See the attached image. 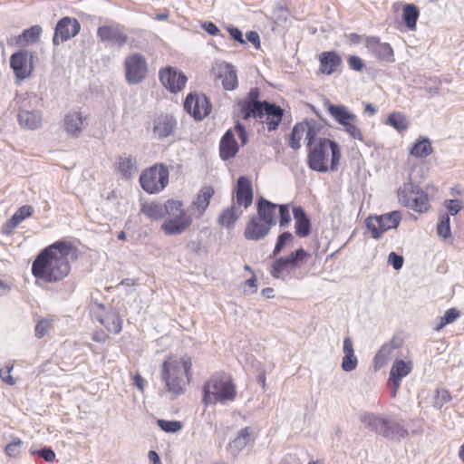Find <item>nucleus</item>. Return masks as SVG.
Listing matches in <instances>:
<instances>
[{"mask_svg":"<svg viewBox=\"0 0 464 464\" xmlns=\"http://www.w3.org/2000/svg\"><path fill=\"white\" fill-rule=\"evenodd\" d=\"M343 353L342 368L345 372H351L357 367L358 360L354 354L353 343L350 337L343 340Z\"/></svg>","mask_w":464,"mask_h":464,"instance_id":"30","label":"nucleus"},{"mask_svg":"<svg viewBox=\"0 0 464 464\" xmlns=\"http://www.w3.org/2000/svg\"><path fill=\"white\" fill-rule=\"evenodd\" d=\"M92 339L96 343H105L109 339V334L105 333L102 330H96L92 334Z\"/></svg>","mask_w":464,"mask_h":464,"instance_id":"62","label":"nucleus"},{"mask_svg":"<svg viewBox=\"0 0 464 464\" xmlns=\"http://www.w3.org/2000/svg\"><path fill=\"white\" fill-rule=\"evenodd\" d=\"M246 38L248 42H250L256 49L260 48V37L259 34L256 31H249L246 34Z\"/></svg>","mask_w":464,"mask_h":464,"instance_id":"61","label":"nucleus"},{"mask_svg":"<svg viewBox=\"0 0 464 464\" xmlns=\"http://www.w3.org/2000/svg\"><path fill=\"white\" fill-rule=\"evenodd\" d=\"M95 318L109 334H118L122 330L123 321L119 313L112 308H107L104 304L99 305Z\"/></svg>","mask_w":464,"mask_h":464,"instance_id":"14","label":"nucleus"},{"mask_svg":"<svg viewBox=\"0 0 464 464\" xmlns=\"http://www.w3.org/2000/svg\"><path fill=\"white\" fill-rule=\"evenodd\" d=\"M320 72L331 75L342 63L341 56L334 51L323 52L319 55Z\"/></svg>","mask_w":464,"mask_h":464,"instance_id":"25","label":"nucleus"},{"mask_svg":"<svg viewBox=\"0 0 464 464\" xmlns=\"http://www.w3.org/2000/svg\"><path fill=\"white\" fill-rule=\"evenodd\" d=\"M201 28L205 30L210 35H219L220 30L218 27L210 21H206L201 23Z\"/></svg>","mask_w":464,"mask_h":464,"instance_id":"60","label":"nucleus"},{"mask_svg":"<svg viewBox=\"0 0 464 464\" xmlns=\"http://www.w3.org/2000/svg\"><path fill=\"white\" fill-rule=\"evenodd\" d=\"M169 171L164 164H155L140 176V184L146 192L156 194L163 190L169 183Z\"/></svg>","mask_w":464,"mask_h":464,"instance_id":"7","label":"nucleus"},{"mask_svg":"<svg viewBox=\"0 0 464 464\" xmlns=\"http://www.w3.org/2000/svg\"><path fill=\"white\" fill-rule=\"evenodd\" d=\"M433 151L430 140L427 137L420 136L412 143L409 152L415 158H426Z\"/></svg>","mask_w":464,"mask_h":464,"instance_id":"31","label":"nucleus"},{"mask_svg":"<svg viewBox=\"0 0 464 464\" xmlns=\"http://www.w3.org/2000/svg\"><path fill=\"white\" fill-rule=\"evenodd\" d=\"M252 436V430L250 427L243 428L239 432L236 439V441L242 440V445L245 446L248 443L250 438Z\"/></svg>","mask_w":464,"mask_h":464,"instance_id":"58","label":"nucleus"},{"mask_svg":"<svg viewBox=\"0 0 464 464\" xmlns=\"http://www.w3.org/2000/svg\"><path fill=\"white\" fill-rule=\"evenodd\" d=\"M294 240V237L290 232H285L281 234L276 241V246L273 250V256H276L285 245L292 243Z\"/></svg>","mask_w":464,"mask_h":464,"instance_id":"48","label":"nucleus"},{"mask_svg":"<svg viewBox=\"0 0 464 464\" xmlns=\"http://www.w3.org/2000/svg\"><path fill=\"white\" fill-rule=\"evenodd\" d=\"M420 16L419 8L414 4H406L402 8V20L410 30L416 28V24Z\"/></svg>","mask_w":464,"mask_h":464,"instance_id":"35","label":"nucleus"},{"mask_svg":"<svg viewBox=\"0 0 464 464\" xmlns=\"http://www.w3.org/2000/svg\"><path fill=\"white\" fill-rule=\"evenodd\" d=\"M404 259L402 256L397 255L395 252H391L388 256V263L392 266L395 270L402 267Z\"/></svg>","mask_w":464,"mask_h":464,"instance_id":"55","label":"nucleus"},{"mask_svg":"<svg viewBox=\"0 0 464 464\" xmlns=\"http://www.w3.org/2000/svg\"><path fill=\"white\" fill-rule=\"evenodd\" d=\"M23 441L20 438H14L5 448V452L10 458L17 459L22 453Z\"/></svg>","mask_w":464,"mask_h":464,"instance_id":"47","label":"nucleus"},{"mask_svg":"<svg viewBox=\"0 0 464 464\" xmlns=\"http://www.w3.org/2000/svg\"><path fill=\"white\" fill-rule=\"evenodd\" d=\"M377 218L382 223L384 231L397 227L401 221V215L397 211H393L385 215L377 216Z\"/></svg>","mask_w":464,"mask_h":464,"instance_id":"40","label":"nucleus"},{"mask_svg":"<svg viewBox=\"0 0 464 464\" xmlns=\"http://www.w3.org/2000/svg\"><path fill=\"white\" fill-rule=\"evenodd\" d=\"M159 77L162 85L173 93L181 91L188 81L187 76L182 72L170 66L160 70Z\"/></svg>","mask_w":464,"mask_h":464,"instance_id":"16","label":"nucleus"},{"mask_svg":"<svg viewBox=\"0 0 464 464\" xmlns=\"http://www.w3.org/2000/svg\"><path fill=\"white\" fill-rule=\"evenodd\" d=\"M268 101H262V103H253L243 101H238L237 105L240 109L241 117L243 120L246 121L250 118L255 119H263V110L265 108V104Z\"/></svg>","mask_w":464,"mask_h":464,"instance_id":"29","label":"nucleus"},{"mask_svg":"<svg viewBox=\"0 0 464 464\" xmlns=\"http://www.w3.org/2000/svg\"><path fill=\"white\" fill-rule=\"evenodd\" d=\"M299 124L304 125L303 134L305 133V144L306 147L309 148L314 145L317 142V135L319 133V129L316 127L315 123H311L307 121L299 122Z\"/></svg>","mask_w":464,"mask_h":464,"instance_id":"39","label":"nucleus"},{"mask_svg":"<svg viewBox=\"0 0 464 464\" xmlns=\"http://www.w3.org/2000/svg\"><path fill=\"white\" fill-rule=\"evenodd\" d=\"M295 220V234L300 237H305L311 233V221L309 217L301 207L293 209Z\"/></svg>","mask_w":464,"mask_h":464,"instance_id":"28","label":"nucleus"},{"mask_svg":"<svg viewBox=\"0 0 464 464\" xmlns=\"http://www.w3.org/2000/svg\"><path fill=\"white\" fill-rule=\"evenodd\" d=\"M460 316V312L455 308H450L448 309L444 315L440 317L439 324L436 325L435 330L440 331L443 329L447 324L453 323Z\"/></svg>","mask_w":464,"mask_h":464,"instance_id":"43","label":"nucleus"},{"mask_svg":"<svg viewBox=\"0 0 464 464\" xmlns=\"http://www.w3.org/2000/svg\"><path fill=\"white\" fill-rule=\"evenodd\" d=\"M236 131L241 142V146H245L248 142V133L245 125L238 120L235 121L233 132Z\"/></svg>","mask_w":464,"mask_h":464,"instance_id":"51","label":"nucleus"},{"mask_svg":"<svg viewBox=\"0 0 464 464\" xmlns=\"http://www.w3.org/2000/svg\"><path fill=\"white\" fill-rule=\"evenodd\" d=\"M178 127V121L171 113L155 114L147 121L146 129L151 133L153 139L164 140L174 136Z\"/></svg>","mask_w":464,"mask_h":464,"instance_id":"8","label":"nucleus"},{"mask_svg":"<svg viewBox=\"0 0 464 464\" xmlns=\"http://www.w3.org/2000/svg\"><path fill=\"white\" fill-rule=\"evenodd\" d=\"M366 47L379 60L388 63H392L394 61L392 47L387 43H381L379 37H368L366 40Z\"/></svg>","mask_w":464,"mask_h":464,"instance_id":"19","label":"nucleus"},{"mask_svg":"<svg viewBox=\"0 0 464 464\" xmlns=\"http://www.w3.org/2000/svg\"><path fill=\"white\" fill-rule=\"evenodd\" d=\"M259 97L260 90L257 87H254L249 90L247 95L241 101L253 103H262V101H259Z\"/></svg>","mask_w":464,"mask_h":464,"instance_id":"57","label":"nucleus"},{"mask_svg":"<svg viewBox=\"0 0 464 464\" xmlns=\"http://www.w3.org/2000/svg\"><path fill=\"white\" fill-rule=\"evenodd\" d=\"M81 30V24L76 18L64 16L61 18L54 28L53 44L57 46L61 43L67 42L76 36Z\"/></svg>","mask_w":464,"mask_h":464,"instance_id":"12","label":"nucleus"},{"mask_svg":"<svg viewBox=\"0 0 464 464\" xmlns=\"http://www.w3.org/2000/svg\"><path fill=\"white\" fill-rule=\"evenodd\" d=\"M291 269L285 259L284 257H280L272 264L270 274L275 278H280L285 273H289Z\"/></svg>","mask_w":464,"mask_h":464,"instance_id":"45","label":"nucleus"},{"mask_svg":"<svg viewBox=\"0 0 464 464\" xmlns=\"http://www.w3.org/2000/svg\"><path fill=\"white\" fill-rule=\"evenodd\" d=\"M257 216L253 217L244 231L248 240H259L265 237L272 226L276 224V217H279V225L285 227L291 221L289 205H257Z\"/></svg>","mask_w":464,"mask_h":464,"instance_id":"2","label":"nucleus"},{"mask_svg":"<svg viewBox=\"0 0 464 464\" xmlns=\"http://www.w3.org/2000/svg\"><path fill=\"white\" fill-rule=\"evenodd\" d=\"M34 56L35 53L27 49H20L10 56V67L17 80L23 81L31 75Z\"/></svg>","mask_w":464,"mask_h":464,"instance_id":"10","label":"nucleus"},{"mask_svg":"<svg viewBox=\"0 0 464 464\" xmlns=\"http://www.w3.org/2000/svg\"><path fill=\"white\" fill-rule=\"evenodd\" d=\"M324 107L339 125H344L346 121H356V115L343 104H334L326 99L324 102Z\"/></svg>","mask_w":464,"mask_h":464,"instance_id":"22","label":"nucleus"},{"mask_svg":"<svg viewBox=\"0 0 464 464\" xmlns=\"http://www.w3.org/2000/svg\"><path fill=\"white\" fill-rule=\"evenodd\" d=\"M386 123L394 128L399 132L406 130L410 125L406 115L400 111H393L390 113Z\"/></svg>","mask_w":464,"mask_h":464,"instance_id":"36","label":"nucleus"},{"mask_svg":"<svg viewBox=\"0 0 464 464\" xmlns=\"http://www.w3.org/2000/svg\"><path fill=\"white\" fill-rule=\"evenodd\" d=\"M182 205H143L141 211L151 219L163 218L161 229L168 236L183 233L192 223V217Z\"/></svg>","mask_w":464,"mask_h":464,"instance_id":"4","label":"nucleus"},{"mask_svg":"<svg viewBox=\"0 0 464 464\" xmlns=\"http://www.w3.org/2000/svg\"><path fill=\"white\" fill-rule=\"evenodd\" d=\"M241 205H231L227 208L219 216L218 222L222 227L227 228L232 227L238 219L243 210L240 209Z\"/></svg>","mask_w":464,"mask_h":464,"instance_id":"33","label":"nucleus"},{"mask_svg":"<svg viewBox=\"0 0 464 464\" xmlns=\"http://www.w3.org/2000/svg\"><path fill=\"white\" fill-rule=\"evenodd\" d=\"M264 104L263 118L266 117V120L263 123L266 124L269 132L275 131L282 121L285 111L275 102H267Z\"/></svg>","mask_w":464,"mask_h":464,"instance_id":"20","label":"nucleus"},{"mask_svg":"<svg viewBox=\"0 0 464 464\" xmlns=\"http://www.w3.org/2000/svg\"><path fill=\"white\" fill-rule=\"evenodd\" d=\"M53 327V320L42 319L35 326V336L43 338Z\"/></svg>","mask_w":464,"mask_h":464,"instance_id":"50","label":"nucleus"},{"mask_svg":"<svg viewBox=\"0 0 464 464\" xmlns=\"http://www.w3.org/2000/svg\"><path fill=\"white\" fill-rule=\"evenodd\" d=\"M303 129L304 125L296 123L289 135V142L288 145L294 150H298L301 148V140L303 138Z\"/></svg>","mask_w":464,"mask_h":464,"instance_id":"42","label":"nucleus"},{"mask_svg":"<svg viewBox=\"0 0 464 464\" xmlns=\"http://www.w3.org/2000/svg\"><path fill=\"white\" fill-rule=\"evenodd\" d=\"M125 77L130 84L140 83L147 74L145 57L139 53L128 55L124 61Z\"/></svg>","mask_w":464,"mask_h":464,"instance_id":"11","label":"nucleus"},{"mask_svg":"<svg viewBox=\"0 0 464 464\" xmlns=\"http://www.w3.org/2000/svg\"><path fill=\"white\" fill-rule=\"evenodd\" d=\"M43 32L40 25L35 24L24 29L21 34L15 37V44L18 45H29L35 44Z\"/></svg>","mask_w":464,"mask_h":464,"instance_id":"32","label":"nucleus"},{"mask_svg":"<svg viewBox=\"0 0 464 464\" xmlns=\"http://www.w3.org/2000/svg\"><path fill=\"white\" fill-rule=\"evenodd\" d=\"M202 402L205 406L232 401L237 397V388L230 375L224 372L212 374L202 387Z\"/></svg>","mask_w":464,"mask_h":464,"instance_id":"6","label":"nucleus"},{"mask_svg":"<svg viewBox=\"0 0 464 464\" xmlns=\"http://www.w3.org/2000/svg\"><path fill=\"white\" fill-rule=\"evenodd\" d=\"M192 359L188 355L179 358L169 354L161 366V379L167 391L175 396L183 394L192 378Z\"/></svg>","mask_w":464,"mask_h":464,"instance_id":"3","label":"nucleus"},{"mask_svg":"<svg viewBox=\"0 0 464 464\" xmlns=\"http://www.w3.org/2000/svg\"><path fill=\"white\" fill-rule=\"evenodd\" d=\"M227 31L228 32L230 37L239 43L240 44H246V40L244 39L243 37V33L242 31L238 28V27H236V26H233V25H228L227 27Z\"/></svg>","mask_w":464,"mask_h":464,"instance_id":"54","label":"nucleus"},{"mask_svg":"<svg viewBox=\"0 0 464 464\" xmlns=\"http://www.w3.org/2000/svg\"><path fill=\"white\" fill-rule=\"evenodd\" d=\"M157 423L165 432H177L182 428V423L179 420H158Z\"/></svg>","mask_w":464,"mask_h":464,"instance_id":"49","label":"nucleus"},{"mask_svg":"<svg viewBox=\"0 0 464 464\" xmlns=\"http://www.w3.org/2000/svg\"><path fill=\"white\" fill-rule=\"evenodd\" d=\"M310 257V254L304 248H299L294 252H291L287 256L284 257L290 267L294 269L302 266V264Z\"/></svg>","mask_w":464,"mask_h":464,"instance_id":"38","label":"nucleus"},{"mask_svg":"<svg viewBox=\"0 0 464 464\" xmlns=\"http://www.w3.org/2000/svg\"><path fill=\"white\" fill-rule=\"evenodd\" d=\"M237 203H253V188L251 180L246 176L237 179L236 186Z\"/></svg>","mask_w":464,"mask_h":464,"instance_id":"27","label":"nucleus"},{"mask_svg":"<svg viewBox=\"0 0 464 464\" xmlns=\"http://www.w3.org/2000/svg\"><path fill=\"white\" fill-rule=\"evenodd\" d=\"M78 248L66 240H58L45 246L35 256L31 272L42 283L56 284L71 273V262L77 259Z\"/></svg>","mask_w":464,"mask_h":464,"instance_id":"1","label":"nucleus"},{"mask_svg":"<svg viewBox=\"0 0 464 464\" xmlns=\"http://www.w3.org/2000/svg\"><path fill=\"white\" fill-rule=\"evenodd\" d=\"M12 369L13 366H6L5 369L0 370L1 380L9 385H14L15 383L14 379L11 375Z\"/></svg>","mask_w":464,"mask_h":464,"instance_id":"59","label":"nucleus"},{"mask_svg":"<svg viewBox=\"0 0 464 464\" xmlns=\"http://www.w3.org/2000/svg\"><path fill=\"white\" fill-rule=\"evenodd\" d=\"M365 223L373 238H379L385 232L377 216L367 218Z\"/></svg>","mask_w":464,"mask_h":464,"instance_id":"44","label":"nucleus"},{"mask_svg":"<svg viewBox=\"0 0 464 464\" xmlns=\"http://www.w3.org/2000/svg\"><path fill=\"white\" fill-rule=\"evenodd\" d=\"M438 235L444 239L451 237V230L450 226V217L447 213L440 216V220L437 226Z\"/></svg>","mask_w":464,"mask_h":464,"instance_id":"46","label":"nucleus"},{"mask_svg":"<svg viewBox=\"0 0 464 464\" xmlns=\"http://www.w3.org/2000/svg\"><path fill=\"white\" fill-rule=\"evenodd\" d=\"M34 209L30 205H23L2 227V233L10 235L25 218L31 217Z\"/></svg>","mask_w":464,"mask_h":464,"instance_id":"26","label":"nucleus"},{"mask_svg":"<svg viewBox=\"0 0 464 464\" xmlns=\"http://www.w3.org/2000/svg\"><path fill=\"white\" fill-rule=\"evenodd\" d=\"M222 85L224 89L227 91H233L238 85L237 71L235 66L230 63H226L224 66V77L222 80Z\"/></svg>","mask_w":464,"mask_h":464,"instance_id":"37","label":"nucleus"},{"mask_svg":"<svg viewBox=\"0 0 464 464\" xmlns=\"http://www.w3.org/2000/svg\"><path fill=\"white\" fill-rule=\"evenodd\" d=\"M239 150V146L235 139L232 129H228L219 141V156L223 160L234 158Z\"/></svg>","mask_w":464,"mask_h":464,"instance_id":"23","label":"nucleus"},{"mask_svg":"<svg viewBox=\"0 0 464 464\" xmlns=\"http://www.w3.org/2000/svg\"><path fill=\"white\" fill-rule=\"evenodd\" d=\"M39 455L48 462H52L55 459V453L52 449H43L39 451Z\"/></svg>","mask_w":464,"mask_h":464,"instance_id":"63","label":"nucleus"},{"mask_svg":"<svg viewBox=\"0 0 464 464\" xmlns=\"http://www.w3.org/2000/svg\"><path fill=\"white\" fill-rule=\"evenodd\" d=\"M358 123L359 120L358 117L356 116V121H346V123H344V125L342 126L343 128V130L348 134V136L351 139L364 142V137L362 131L358 126Z\"/></svg>","mask_w":464,"mask_h":464,"instance_id":"41","label":"nucleus"},{"mask_svg":"<svg viewBox=\"0 0 464 464\" xmlns=\"http://www.w3.org/2000/svg\"><path fill=\"white\" fill-rule=\"evenodd\" d=\"M348 64L349 67L355 72H361L365 66L362 58L357 55H351L348 58Z\"/></svg>","mask_w":464,"mask_h":464,"instance_id":"56","label":"nucleus"},{"mask_svg":"<svg viewBox=\"0 0 464 464\" xmlns=\"http://www.w3.org/2000/svg\"><path fill=\"white\" fill-rule=\"evenodd\" d=\"M97 37L107 46L122 48L129 40L125 27L120 24L101 25L97 29Z\"/></svg>","mask_w":464,"mask_h":464,"instance_id":"9","label":"nucleus"},{"mask_svg":"<svg viewBox=\"0 0 464 464\" xmlns=\"http://www.w3.org/2000/svg\"><path fill=\"white\" fill-rule=\"evenodd\" d=\"M87 125V116L79 111H70L64 115V130L71 137L78 138Z\"/></svg>","mask_w":464,"mask_h":464,"instance_id":"17","label":"nucleus"},{"mask_svg":"<svg viewBox=\"0 0 464 464\" xmlns=\"http://www.w3.org/2000/svg\"><path fill=\"white\" fill-rule=\"evenodd\" d=\"M133 384L140 391L143 392L145 388V380L140 373H136L133 378Z\"/></svg>","mask_w":464,"mask_h":464,"instance_id":"64","label":"nucleus"},{"mask_svg":"<svg viewBox=\"0 0 464 464\" xmlns=\"http://www.w3.org/2000/svg\"><path fill=\"white\" fill-rule=\"evenodd\" d=\"M341 158V147L334 140L319 138L314 145L307 148V166L319 173L337 170Z\"/></svg>","mask_w":464,"mask_h":464,"instance_id":"5","label":"nucleus"},{"mask_svg":"<svg viewBox=\"0 0 464 464\" xmlns=\"http://www.w3.org/2000/svg\"><path fill=\"white\" fill-rule=\"evenodd\" d=\"M400 203H426L428 195L419 186L411 182L404 183L398 191Z\"/></svg>","mask_w":464,"mask_h":464,"instance_id":"18","label":"nucleus"},{"mask_svg":"<svg viewBox=\"0 0 464 464\" xmlns=\"http://www.w3.org/2000/svg\"><path fill=\"white\" fill-rule=\"evenodd\" d=\"M184 109L195 120L201 121L211 111V103L206 95L190 92L184 101Z\"/></svg>","mask_w":464,"mask_h":464,"instance_id":"13","label":"nucleus"},{"mask_svg":"<svg viewBox=\"0 0 464 464\" xmlns=\"http://www.w3.org/2000/svg\"><path fill=\"white\" fill-rule=\"evenodd\" d=\"M118 171L126 179L137 172L136 160L132 156L122 155L118 158Z\"/></svg>","mask_w":464,"mask_h":464,"instance_id":"34","label":"nucleus"},{"mask_svg":"<svg viewBox=\"0 0 464 464\" xmlns=\"http://www.w3.org/2000/svg\"><path fill=\"white\" fill-rule=\"evenodd\" d=\"M411 361L395 360L390 370L388 386L392 389L391 397L395 398L400 389L401 380L412 371Z\"/></svg>","mask_w":464,"mask_h":464,"instance_id":"15","label":"nucleus"},{"mask_svg":"<svg viewBox=\"0 0 464 464\" xmlns=\"http://www.w3.org/2000/svg\"><path fill=\"white\" fill-rule=\"evenodd\" d=\"M392 347L389 344L383 345L374 357L375 364L382 366L387 362V356L392 352Z\"/></svg>","mask_w":464,"mask_h":464,"instance_id":"53","label":"nucleus"},{"mask_svg":"<svg viewBox=\"0 0 464 464\" xmlns=\"http://www.w3.org/2000/svg\"><path fill=\"white\" fill-rule=\"evenodd\" d=\"M361 420L372 430L380 433L386 438H390L392 434V427L386 419L374 414L364 413L362 415Z\"/></svg>","mask_w":464,"mask_h":464,"instance_id":"21","label":"nucleus"},{"mask_svg":"<svg viewBox=\"0 0 464 464\" xmlns=\"http://www.w3.org/2000/svg\"><path fill=\"white\" fill-rule=\"evenodd\" d=\"M17 119L19 124L28 130H36L42 126V113L38 110L19 109Z\"/></svg>","mask_w":464,"mask_h":464,"instance_id":"24","label":"nucleus"},{"mask_svg":"<svg viewBox=\"0 0 464 464\" xmlns=\"http://www.w3.org/2000/svg\"><path fill=\"white\" fill-rule=\"evenodd\" d=\"M213 194L214 188L212 187H203L198 194L197 201H194L193 203H209Z\"/></svg>","mask_w":464,"mask_h":464,"instance_id":"52","label":"nucleus"}]
</instances>
